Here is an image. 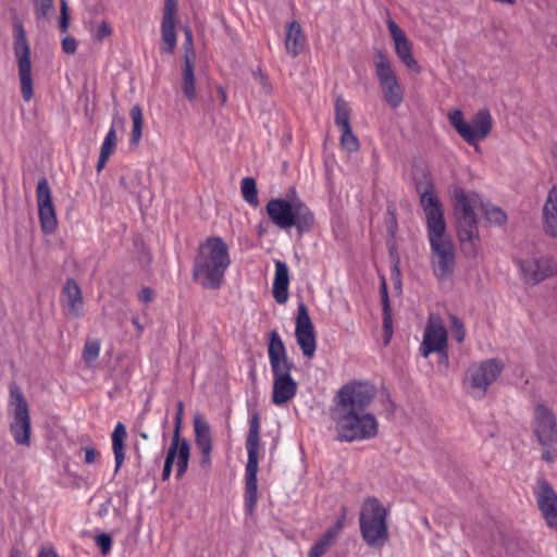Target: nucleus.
I'll return each mask as SVG.
<instances>
[{"label":"nucleus","instance_id":"1","mask_svg":"<svg viewBox=\"0 0 557 557\" xmlns=\"http://www.w3.org/2000/svg\"><path fill=\"white\" fill-rule=\"evenodd\" d=\"M375 396V387L362 382H351L338 389L331 417L339 441H364L377 435L379 422L368 411Z\"/></svg>","mask_w":557,"mask_h":557},{"label":"nucleus","instance_id":"2","mask_svg":"<svg viewBox=\"0 0 557 557\" xmlns=\"http://www.w3.org/2000/svg\"><path fill=\"white\" fill-rule=\"evenodd\" d=\"M230 264L231 258L225 242L219 236L208 237L199 246L194 260L193 277L205 288L218 289Z\"/></svg>","mask_w":557,"mask_h":557},{"label":"nucleus","instance_id":"3","mask_svg":"<svg viewBox=\"0 0 557 557\" xmlns=\"http://www.w3.org/2000/svg\"><path fill=\"white\" fill-rule=\"evenodd\" d=\"M268 355L273 373L272 401L281 406L295 397L298 385L290 375L294 364L288 360L285 345L275 330L270 332Z\"/></svg>","mask_w":557,"mask_h":557},{"label":"nucleus","instance_id":"4","mask_svg":"<svg viewBox=\"0 0 557 557\" xmlns=\"http://www.w3.org/2000/svg\"><path fill=\"white\" fill-rule=\"evenodd\" d=\"M270 221L281 230L295 227L299 235L309 233L315 219L310 208L299 198H272L265 206Z\"/></svg>","mask_w":557,"mask_h":557},{"label":"nucleus","instance_id":"5","mask_svg":"<svg viewBox=\"0 0 557 557\" xmlns=\"http://www.w3.org/2000/svg\"><path fill=\"white\" fill-rule=\"evenodd\" d=\"M388 511L379 498H364L359 512L360 534L364 543L372 548H382L388 541Z\"/></svg>","mask_w":557,"mask_h":557},{"label":"nucleus","instance_id":"6","mask_svg":"<svg viewBox=\"0 0 557 557\" xmlns=\"http://www.w3.org/2000/svg\"><path fill=\"white\" fill-rule=\"evenodd\" d=\"M260 414L255 411L249 417V430L246 438L247 463L245 468V509L252 515L258 502V463L260 444Z\"/></svg>","mask_w":557,"mask_h":557},{"label":"nucleus","instance_id":"7","mask_svg":"<svg viewBox=\"0 0 557 557\" xmlns=\"http://www.w3.org/2000/svg\"><path fill=\"white\" fill-rule=\"evenodd\" d=\"M416 188L420 195V203L425 214L429 243L447 239L444 211L438 197L434 193L431 181L417 182Z\"/></svg>","mask_w":557,"mask_h":557},{"label":"nucleus","instance_id":"8","mask_svg":"<svg viewBox=\"0 0 557 557\" xmlns=\"http://www.w3.org/2000/svg\"><path fill=\"white\" fill-rule=\"evenodd\" d=\"M533 432L543 450L542 459L553 462L557 458V419L554 411L543 403L534 406Z\"/></svg>","mask_w":557,"mask_h":557},{"label":"nucleus","instance_id":"9","mask_svg":"<svg viewBox=\"0 0 557 557\" xmlns=\"http://www.w3.org/2000/svg\"><path fill=\"white\" fill-rule=\"evenodd\" d=\"M9 409L12 411L10 432L14 442L20 446H30L32 422L28 405L21 387L12 382L9 385Z\"/></svg>","mask_w":557,"mask_h":557},{"label":"nucleus","instance_id":"10","mask_svg":"<svg viewBox=\"0 0 557 557\" xmlns=\"http://www.w3.org/2000/svg\"><path fill=\"white\" fill-rule=\"evenodd\" d=\"M503 370V362L496 358L472 363L467 369L465 379L468 393L474 399L484 398L488 387L496 381Z\"/></svg>","mask_w":557,"mask_h":557},{"label":"nucleus","instance_id":"11","mask_svg":"<svg viewBox=\"0 0 557 557\" xmlns=\"http://www.w3.org/2000/svg\"><path fill=\"white\" fill-rule=\"evenodd\" d=\"M449 122L460 137L469 145H474L484 139L492 129V115L488 110H479L471 122L463 119L460 110H455L448 114Z\"/></svg>","mask_w":557,"mask_h":557},{"label":"nucleus","instance_id":"12","mask_svg":"<svg viewBox=\"0 0 557 557\" xmlns=\"http://www.w3.org/2000/svg\"><path fill=\"white\" fill-rule=\"evenodd\" d=\"M14 54L17 60L18 76L21 82V94L23 99L28 102L34 95L33 78H32V63H30V48L21 23L14 24Z\"/></svg>","mask_w":557,"mask_h":557},{"label":"nucleus","instance_id":"13","mask_svg":"<svg viewBox=\"0 0 557 557\" xmlns=\"http://www.w3.org/2000/svg\"><path fill=\"white\" fill-rule=\"evenodd\" d=\"M374 66L384 100L391 108L397 109L404 100V89L392 69L389 58L381 50H375Z\"/></svg>","mask_w":557,"mask_h":557},{"label":"nucleus","instance_id":"14","mask_svg":"<svg viewBox=\"0 0 557 557\" xmlns=\"http://www.w3.org/2000/svg\"><path fill=\"white\" fill-rule=\"evenodd\" d=\"M523 281L529 285H536L557 275V261L549 256L531 257L517 260Z\"/></svg>","mask_w":557,"mask_h":557},{"label":"nucleus","instance_id":"15","mask_svg":"<svg viewBox=\"0 0 557 557\" xmlns=\"http://www.w3.org/2000/svg\"><path fill=\"white\" fill-rule=\"evenodd\" d=\"M434 275L441 280H448L456 267L455 247L449 239L436 240L430 244Z\"/></svg>","mask_w":557,"mask_h":557},{"label":"nucleus","instance_id":"16","mask_svg":"<svg viewBox=\"0 0 557 557\" xmlns=\"http://www.w3.org/2000/svg\"><path fill=\"white\" fill-rule=\"evenodd\" d=\"M295 336L302 355L311 359L317 350V339L308 308L302 301L297 308Z\"/></svg>","mask_w":557,"mask_h":557},{"label":"nucleus","instance_id":"17","mask_svg":"<svg viewBox=\"0 0 557 557\" xmlns=\"http://www.w3.org/2000/svg\"><path fill=\"white\" fill-rule=\"evenodd\" d=\"M36 197L41 231L45 234H52L57 230L58 220L52 202L51 189L45 176L39 178L37 183Z\"/></svg>","mask_w":557,"mask_h":557},{"label":"nucleus","instance_id":"18","mask_svg":"<svg viewBox=\"0 0 557 557\" xmlns=\"http://www.w3.org/2000/svg\"><path fill=\"white\" fill-rule=\"evenodd\" d=\"M534 495L546 523L557 530V493L552 484L545 479H539Z\"/></svg>","mask_w":557,"mask_h":557},{"label":"nucleus","instance_id":"19","mask_svg":"<svg viewBox=\"0 0 557 557\" xmlns=\"http://www.w3.org/2000/svg\"><path fill=\"white\" fill-rule=\"evenodd\" d=\"M60 304L67 319H79L84 315L85 301L82 289L74 278H67L61 290Z\"/></svg>","mask_w":557,"mask_h":557},{"label":"nucleus","instance_id":"20","mask_svg":"<svg viewBox=\"0 0 557 557\" xmlns=\"http://www.w3.org/2000/svg\"><path fill=\"white\" fill-rule=\"evenodd\" d=\"M447 347V331L442 323L430 322L424 330L420 354L426 358L430 354Z\"/></svg>","mask_w":557,"mask_h":557},{"label":"nucleus","instance_id":"21","mask_svg":"<svg viewBox=\"0 0 557 557\" xmlns=\"http://www.w3.org/2000/svg\"><path fill=\"white\" fill-rule=\"evenodd\" d=\"M481 205V199L478 194H466L462 189H456L454 193V208L457 220L459 218H473L476 216L474 208Z\"/></svg>","mask_w":557,"mask_h":557},{"label":"nucleus","instance_id":"22","mask_svg":"<svg viewBox=\"0 0 557 557\" xmlns=\"http://www.w3.org/2000/svg\"><path fill=\"white\" fill-rule=\"evenodd\" d=\"M543 228L550 237H557V186L548 191L543 206Z\"/></svg>","mask_w":557,"mask_h":557},{"label":"nucleus","instance_id":"23","mask_svg":"<svg viewBox=\"0 0 557 557\" xmlns=\"http://www.w3.org/2000/svg\"><path fill=\"white\" fill-rule=\"evenodd\" d=\"M289 272L284 261H275V274L273 281V297L276 302L283 305L288 299Z\"/></svg>","mask_w":557,"mask_h":557},{"label":"nucleus","instance_id":"24","mask_svg":"<svg viewBox=\"0 0 557 557\" xmlns=\"http://www.w3.org/2000/svg\"><path fill=\"white\" fill-rule=\"evenodd\" d=\"M306 36L302 33L301 26L297 21H293L287 25L285 48L288 54L293 58L297 57L304 49Z\"/></svg>","mask_w":557,"mask_h":557},{"label":"nucleus","instance_id":"25","mask_svg":"<svg viewBox=\"0 0 557 557\" xmlns=\"http://www.w3.org/2000/svg\"><path fill=\"white\" fill-rule=\"evenodd\" d=\"M127 436L126 428L122 422H117L112 434V451L114 455L115 469L116 473L125 461V440Z\"/></svg>","mask_w":557,"mask_h":557},{"label":"nucleus","instance_id":"26","mask_svg":"<svg viewBox=\"0 0 557 557\" xmlns=\"http://www.w3.org/2000/svg\"><path fill=\"white\" fill-rule=\"evenodd\" d=\"M182 90L189 102H194L197 98L195 61L185 58L182 66Z\"/></svg>","mask_w":557,"mask_h":557},{"label":"nucleus","instance_id":"27","mask_svg":"<svg viewBox=\"0 0 557 557\" xmlns=\"http://www.w3.org/2000/svg\"><path fill=\"white\" fill-rule=\"evenodd\" d=\"M195 443L198 449L212 450V436L209 423L199 414L194 417Z\"/></svg>","mask_w":557,"mask_h":557},{"label":"nucleus","instance_id":"28","mask_svg":"<svg viewBox=\"0 0 557 557\" xmlns=\"http://www.w3.org/2000/svg\"><path fill=\"white\" fill-rule=\"evenodd\" d=\"M161 36L164 42L163 51L172 54L176 47V30L175 15H171L170 12L168 15L162 16Z\"/></svg>","mask_w":557,"mask_h":557},{"label":"nucleus","instance_id":"29","mask_svg":"<svg viewBox=\"0 0 557 557\" xmlns=\"http://www.w3.org/2000/svg\"><path fill=\"white\" fill-rule=\"evenodd\" d=\"M395 44V52L399 60L410 70H413L416 72L420 71V66L417 62V60L413 58L412 54V45L410 40L405 37L400 40H397Z\"/></svg>","mask_w":557,"mask_h":557},{"label":"nucleus","instance_id":"30","mask_svg":"<svg viewBox=\"0 0 557 557\" xmlns=\"http://www.w3.org/2000/svg\"><path fill=\"white\" fill-rule=\"evenodd\" d=\"M457 233L459 239L478 238L479 227L476 216L459 218V220H457Z\"/></svg>","mask_w":557,"mask_h":557},{"label":"nucleus","instance_id":"31","mask_svg":"<svg viewBox=\"0 0 557 557\" xmlns=\"http://www.w3.org/2000/svg\"><path fill=\"white\" fill-rule=\"evenodd\" d=\"M177 462H176V478L180 479L184 475L188 468L190 445L186 438L178 437L177 444Z\"/></svg>","mask_w":557,"mask_h":557},{"label":"nucleus","instance_id":"32","mask_svg":"<svg viewBox=\"0 0 557 557\" xmlns=\"http://www.w3.org/2000/svg\"><path fill=\"white\" fill-rule=\"evenodd\" d=\"M240 189L244 200L252 208H258L260 202L258 199V189L255 178L244 177L240 183Z\"/></svg>","mask_w":557,"mask_h":557},{"label":"nucleus","instance_id":"33","mask_svg":"<svg viewBox=\"0 0 557 557\" xmlns=\"http://www.w3.org/2000/svg\"><path fill=\"white\" fill-rule=\"evenodd\" d=\"M334 111H335V119H334L335 125L337 127H339L341 129L350 127V122H349L350 108H349L347 101H345L342 97H337V99L335 101Z\"/></svg>","mask_w":557,"mask_h":557},{"label":"nucleus","instance_id":"34","mask_svg":"<svg viewBox=\"0 0 557 557\" xmlns=\"http://www.w3.org/2000/svg\"><path fill=\"white\" fill-rule=\"evenodd\" d=\"M131 117L133 121V128L131 134V145L137 146L141 138V129H143V112L139 106H134L131 109Z\"/></svg>","mask_w":557,"mask_h":557},{"label":"nucleus","instance_id":"35","mask_svg":"<svg viewBox=\"0 0 557 557\" xmlns=\"http://www.w3.org/2000/svg\"><path fill=\"white\" fill-rule=\"evenodd\" d=\"M341 146L348 152H355L359 149L358 137L352 133L351 126L342 128Z\"/></svg>","mask_w":557,"mask_h":557},{"label":"nucleus","instance_id":"36","mask_svg":"<svg viewBox=\"0 0 557 557\" xmlns=\"http://www.w3.org/2000/svg\"><path fill=\"white\" fill-rule=\"evenodd\" d=\"M333 537H329L326 533L323 534L310 548L308 557H322L334 543Z\"/></svg>","mask_w":557,"mask_h":557},{"label":"nucleus","instance_id":"37","mask_svg":"<svg viewBox=\"0 0 557 557\" xmlns=\"http://www.w3.org/2000/svg\"><path fill=\"white\" fill-rule=\"evenodd\" d=\"M116 147V133L114 127L112 126L107 133L104 140L100 148V156L103 158H109L115 150Z\"/></svg>","mask_w":557,"mask_h":557},{"label":"nucleus","instance_id":"38","mask_svg":"<svg viewBox=\"0 0 557 557\" xmlns=\"http://www.w3.org/2000/svg\"><path fill=\"white\" fill-rule=\"evenodd\" d=\"M484 213L488 222L497 225L504 224L507 220L506 213L495 206H486L484 208Z\"/></svg>","mask_w":557,"mask_h":557},{"label":"nucleus","instance_id":"39","mask_svg":"<svg viewBox=\"0 0 557 557\" xmlns=\"http://www.w3.org/2000/svg\"><path fill=\"white\" fill-rule=\"evenodd\" d=\"M177 444L178 443L171 442V445L169 447V450H168V454H166V457L164 460L163 471H162V479L164 481L168 480L171 475L172 466H173V462L175 460L176 453H177Z\"/></svg>","mask_w":557,"mask_h":557},{"label":"nucleus","instance_id":"40","mask_svg":"<svg viewBox=\"0 0 557 557\" xmlns=\"http://www.w3.org/2000/svg\"><path fill=\"white\" fill-rule=\"evenodd\" d=\"M100 352V343L98 341H88L85 343L83 358L87 363L94 362Z\"/></svg>","mask_w":557,"mask_h":557},{"label":"nucleus","instance_id":"41","mask_svg":"<svg viewBox=\"0 0 557 557\" xmlns=\"http://www.w3.org/2000/svg\"><path fill=\"white\" fill-rule=\"evenodd\" d=\"M462 253L468 258H474L478 253L480 237L470 239H459Z\"/></svg>","mask_w":557,"mask_h":557},{"label":"nucleus","instance_id":"42","mask_svg":"<svg viewBox=\"0 0 557 557\" xmlns=\"http://www.w3.org/2000/svg\"><path fill=\"white\" fill-rule=\"evenodd\" d=\"M185 40L183 44L184 48V59L187 58L190 61H195L196 53L194 49V40H193V32L190 28L186 27L184 29Z\"/></svg>","mask_w":557,"mask_h":557},{"label":"nucleus","instance_id":"43","mask_svg":"<svg viewBox=\"0 0 557 557\" xmlns=\"http://www.w3.org/2000/svg\"><path fill=\"white\" fill-rule=\"evenodd\" d=\"M52 9L53 0H35V15L37 20L46 18Z\"/></svg>","mask_w":557,"mask_h":557},{"label":"nucleus","instance_id":"44","mask_svg":"<svg viewBox=\"0 0 557 557\" xmlns=\"http://www.w3.org/2000/svg\"><path fill=\"white\" fill-rule=\"evenodd\" d=\"M451 320V334L458 343H462L466 337L463 323L456 315L450 317Z\"/></svg>","mask_w":557,"mask_h":557},{"label":"nucleus","instance_id":"45","mask_svg":"<svg viewBox=\"0 0 557 557\" xmlns=\"http://www.w3.org/2000/svg\"><path fill=\"white\" fill-rule=\"evenodd\" d=\"M383 331H384V342L385 345L389 343V339L393 334V322L391 314V307L388 309L383 308Z\"/></svg>","mask_w":557,"mask_h":557},{"label":"nucleus","instance_id":"46","mask_svg":"<svg viewBox=\"0 0 557 557\" xmlns=\"http://www.w3.org/2000/svg\"><path fill=\"white\" fill-rule=\"evenodd\" d=\"M70 13L69 7L65 0H60V21L59 29L61 33H65L70 26Z\"/></svg>","mask_w":557,"mask_h":557},{"label":"nucleus","instance_id":"47","mask_svg":"<svg viewBox=\"0 0 557 557\" xmlns=\"http://www.w3.org/2000/svg\"><path fill=\"white\" fill-rule=\"evenodd\" d=\"M346 512H347V508L345 506L342 507V515H341V517L325 532L329 535V537H333L335 540L341 534V532H342V530L344 528V522H345V519H346Z\"/></svg>","mask_w":557,"mask_h":557},{"label":"nucleus","instance_id":"48","mask_svg":"<svg viewBox=\"0 0 557 557\" xmlns=\"http://www.w3.org/2000/svg\"><path fill=\"white\" fill-rule=\"evenodd\" d=\"M176 414H175V428L173 432V438L172 442L178 443V437L181 434V425H182V419H183V412H184V403L182 400L177 401V408H176Z\"/></svg>","mask_w":557,"mask_h":557},{"label":"nucleus","instance_id":"49","mask_svg":"<svg viewBox=\"0 0 557 557\" xmlns=\"http://www.w3.org/2000/svg\"><path fill=\"white\" fill-rule=\"evenodd\" d=\"M96 544L99 546V548L101 549V553L103 555H107L108 553H110L111 550V547H112V539L109 534L107 533H102L100 535H98L96 537Z\"/></svg>","mask_w":557,"mask_h":557},{"label":"nucleus","instance_id":"50","mask_svg":"<svg viewBox=\"0 0 557 557\" xmlns=\"http://www.w3.org/2000/svg\"><path fill=\"white\" fill-rule=\"evenodd\" d=\"M386 25L394 42L407 37L404 30L392 18L387 20Z\"/></svg>","mask_w":557,"mask_h":557},{"label":"nucleus","instance_id":"51","mask_svg":"<svg viewBox=\"0 0 557 557\" xmlns=\"http://www.w3.org/2000/svg\"><path fill=\"white\" fill-rule=\"evenodd\" d=\"M387 215H388V218L386 220L387 232L392 237H394L396 234L398 224H397L396 213L391 206L387 208Z\"/></svg>","mask_w":557,"mask_h":557},{"label":"nucleus","instance_id":"52","mask_svg":"<svg viewBox=\"0 0 557 557\" xmlns=\"http://www.w3.org/2000/svg\"><path fill=\"white\" fill-rule=\"evenodd\" d=\"M77 49V41L74 37L67 36L62 40V50L67 54H74Z\"/></svg>","mask_w":557,"mask_h":557},{"label":"nucleus","instance_id":"53","mask_svg":"<svg viewBox=\"0 0 557 557\" xmlns=\"http://www.w3.org/2000/svg\"><path fill=\"white\" fill-rule=\"evenodd\" d=\"M111 33L112 28L106 21H102L101 24L98 26L94 37L96 40L101 42L103 38L109 36Z\"/></svg>","mask_w":557,"mask_h":557},{"label":"nucleus","instance_id":"54","mask_svg":"<svg viewBox=\"0 0 557 557\" xmlns=\"http://www.w3.org/2000/svg\"><path fill=\"white\" fill-rule=\"evenodd\" d=\"M252 75H253V78L262 86L264 92L269 94L271 91V86L268 82L267 75L263 74L260 69H258L257 71H253Z\"/></svg>","mask_w":557,"mask_h":557},{"label":"nucleus","instance_id":"55","mask_svg":"<svg viewBox=\"0 0 557 557\" xmlns=\"http://www.w3.org/2000/svg\"><path fill=\"white\" fill-rule=\"evenodd\" d=\"M436 352L438 354V361H437L438 368L443 367V368L447 369L448 364H449L447 347L444 348L442 351H436Z\"/></svg>","mask_w":557,"mask_h":557},{"label":"nucleus","instance_id":"56","mask_svg":"<svg viewBox=\"0 0 557 557\" xmlns=\"http://www.w3.org/2000/svg\"><path fill=\"white\" fill-rule=\"evenodd\" d=\"M85 451V462L90 465L94 463L98 457V451L92 447L83 448Z\"/></svg>","mask_w":557,"mask_h":557},{"label":"nucleus","instance_id":"57","mask_svg":"<svg viewBox=\"0 0 557 557\" xmlns=\"http://www.w3.org/2000/svg\"><path fill=\"white\" fill-rule=\"evenodd\" d=\"M139 300L147 304L150 302L153 299V292L149 287H144L138 296Z\"/></svg>","mask_w":557,"mask_h":557},{"label":"nucleus","instance_id":"58","mask_svg":"<svg viewBox=\"0 0 557 557\" xmlns=\"http://www.w3.org/2000/svg\"><path fill=\"white\" fill-rule=\"evenodd\" d=\"M169 11H170L171 15H175L176 0H165L163 15H168Z\"/></svg>","mask_w":557,"mask_h":557},{"label":"nucleus","instance_id":"59","mask_svg":"<svg viewBox=\"0 0 557 557\" xmlns=\"http://www.w3.org/2000/svg\"><path fill=\"white\" fill-rule=\"evenodd\" d=\"M200 465L202 468H208L211 463V450H201Z\"/></svg>","mask_w":557,"mask_h":557},{"label":"nucleus","instance_id":"60","mask_svg":"<svg viewBox=\"0 0 557 557\" xmlns=\"http://www.w3.org/2000/svg\"><path fill=\"white\" fill-rule=\"evenodd\" d=\"M381 294H382V305H383V308L384 309H388L389 300H388V294H387L385 281H383V283H382Z\"/></svg>","mask_w":557,"mask_h":557},{"label":"nucleus","instance_id":"61","mask_svg":"<svg viewBox=\"0 0 557 557\" xmlns=\"http://www.w3.org/2000/svg\"><path fill=\"white\" fill-rule=\"evenodd\" d=\"M38 557H58V554L53 548H41Z\"/></svg>","mask_w":557,"mask_h":557},{"label":"nucleus","instance_id":"62","mask_svg":"<svg viewBox=\"0 0 557 557\" xmlns=\"http://www.w3.org/2000/svg\"><path fill=\"white\" fill-rule=\"evenodd\" d=\"M108 159L109 158H103L102 156L99 154V159L97 162V172H100L104 168Z\"/></svg>","mask_w":557,"mask_h":557},{"label":"nucleus","instance_id":"63","mask_svg":"<svg viewBox=\"0 0 557 557\" xmlns=\"http://www.w3.org/2000/svg\"><path fill=\"white\" fill-rule=\"evenodd\" d=\"M134 450H135L137 463L140 465L141 459H143V455H141L137 444L134 445Z\"/></svg>","mask_w":557,"mask_h":557},{"label":"nucleus","instance_id":"64","mask_svg":"<svg viewBox=\"0 0 557 557\" xmlns=\"http://www.w3.org/2000/svg\"><path fill=\"white\" fill-rule=\"evenodd\" d=\"M10 557H24L21 550L16 547L10 549Z\"/></svg>","mask_w":557,"mask_h":557}]
</instances>
